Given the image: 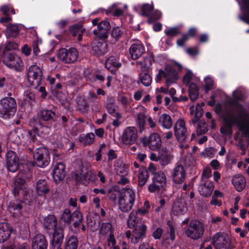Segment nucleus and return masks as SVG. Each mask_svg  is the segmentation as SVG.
I'll list each match as a JSON object with an SVG mask.
<instances>
[{"label": "nucleus", "instance_id": "nucleus-22", "mask_svg": "<svg viewBox=\"0 0 249 249\" xmlns=\"http://www.w3.org/2000/svg\"><path fill=\"white\" fill-rule=\"evenodd\" d=\"M174 159V155L172 152L166 148H162L160 151V164L166 166L170 164Z\"/></svg>", "mask_w": 249, "mask_h": 249}, {"label": "nucleus", "instance_id": "nucleus-23", "mask_svg": "<svg viewBox=\"0 0 249 249\" xmlns=\"http://www.w3.org/2000/svg\"><path fill=\"white\" fill-rule=\"evenodd\" d=\"M100 39L99 41L97 39L95 40L92 44V50L93 53L99 55L105 54L107 50L106 42L103 39V38Z\"/></svg>", "mask_w": 249, "mask_h": 249}, {"label": "nucleus", "instance_id": "nucleus-44", "mask_svg": "<svg viewBox=\"0 0 249 249\" xmlns=\"http://www.w3.org/2000/svg\"><path fill=\"white\" fill-rule=\"evenodd\" d=\"M77 239L75 236L69 238L65 244V249H76L77 248Z\"/></svg>", "mask_w": 249, "mask_h": 249}, {"label": "nucleus", "instance_id": "nucleus-5", "mask_svg": "<svg viewBox=\"0 0 249 249\" xmlns=\"http://www.w3.org/2000/svg\"><path fill=\"white\" fill-rule=\"evenodd\" d=\"M42 76L43 72L41 68L36 64L30 66L27 70L28 82L35 89L40 85Z\"/></svg>", "mask_w": 249, "mask_h": 249}, {"label": "nucleus", "instance_id": "nucleus-14", "mask_svg": "<svg viewBox=\"0 0 249 249\" xmlns=\"http://www.w3.org/2000/svg\"><path fill=\"white\" fill-rule=\"evenodd\" d=\"M174 133L177 140L182 142L185 141L187 136V129L184 121L178 119L174 126Z\"/></svg>", "mask_w": 249, "mask_h": 249}, {"label": "nucleus", "instance_id": "nucleus-7", "mask_svg": "<svg viewBox=\"0 0 249 249\" xmlns=\"http://www.w3.org/2000/svg\"><path fill=\"white\" fill-rule=\"evenodd\" d=\"M203 232V225L198 221H192L185 231V234L188 237L195 240L201 237Z\"/></svg>", "mask_w": 249, "mask_h": 249}, {"label": "nucleus", "instance_id": "nucleus-27", "mask_svg": "<svg viewBox=\"0 0 249 249\" xmlns=\"http://www.w3.org/2000/svg\"><path fill=\"white\" fill-rule=\"evenodd\" d=\"M12 229L7 223L0 224V243L6 241L11 233Z\"/></svg>", "mask_w": 249, "mask_h": 249}, {"label": "nucleus", "instance_id": "nucleus-48", "mask_svg": "<svg viewBox=\"0 0 249 249\" xmlns=\"http://www.w3.org/2000/svg\"><path fill=\"white\" fill-rule=\"evenodd\" d=\"M150 208L149 202L148 201H145L143 206L142 208L139 209L136 212L137 213H138L142 215H144L148 213Z\"/></svg>", "mask_w": 249, "mask_h": 249}, {"label": "nucleus", "instance_id": "nucleus-2", "mask_svg": "<svg viewBox=\"0 0 249 249\" xmlns=\"http://www.w3.org/2000/svg\"><path fill=\"white\" fill-rule=\"evenodd\" d=\"M15 99L11 97H5L0 100V116L5 119L13 117L17 110Z\"/></svg>", "mask_w": 249, "mask_h": 249}, {"label": "nucleus", "instance_id": "nucleus-15", "mask_svg": "<svg viewBox=\"0 0 249 249\" xmlns=\"http://www.w3.org/2000/svg\"><path fill=\"white\" fill-rule=\"evenodd\" d=\"M111 26L108 21L104 20L99 23L97 29L93 31V34L97 38H106L107 36V33L110 29Z\"/></svg>", "mask_w": 249, "mask_h": 249}, {"label": "nucleus", "instance_id": "nucleus-39", "mask_svg": "<svg viewBox=\"0 0 249 249\" xmlns=\"http://www.w3.org/2000/svg\"><path fill=\"white\" fill-rule=\"evenodd\" d=\"M95 135L93 133H89L86 135L80 136L79 141L84 145H89L94 141Z\"/></svg>", "mask_w": 249, "mask_h": 249}, {"label": "nucleus", "instance_id": "nucleus-10", "mask_svg": "<svg viewBox=\"0 0 249 249\" xmlns=\"http://www.w3.org/2000/svg\"><path fill=\"white\" fill-rule=\"evenodd\" d=\"M78 55V52L74 48L69 50L62 48L59 50L58 53V58L59 60L66 63L75 62L77 59Z\"/></svg>", "mask_w": 249, "mask_h": 249}, {"label": "nucleus", "instance_id": "nucleus-40", "mask_svg": "<svg viewBox=\"0 0 249 249\" xmlns=\"http://www.w3.org/2000/svg\"><path fill=\"white\" fill-rule=\"evenodd\" d=\"M189 93L190 98L192 101H196L198 96V89L196 85L192 83L189 86Z\"/></svg>", "mask_w": 249, "mask_h": 249}, {"label": "nucleus", "instance_id": "nucleus-30", "mask_svg": "<svg viewBox=\"0 0 249 249\" xmlns=\"http://www.w3.org/2000/svg\"><path fill=\"white\" fill-rule=\"evenodd\" d=\"M121 65L122 64L118 60V58L113 56L107 58L105 63L106 68L110 70L111 72L113 74L115 73L113 69L115 68H119Z\"/></svg>", "mask_w": 249, "mask_h": 249}, {"label": "nucleus", "instance_id": "nucleus-58", "mask_svg": "<svg viewBox=\"0 0 249 249\" xmlns=\"http://www.w3.org/2000/svg\"><path fill=\"white\" fill-rule=\"evenodd\" d=\"M97 98V96L94 92L92 91H89V92L88 95L87 96V99L88 102L90 104L96 102Z\"/></svg>", "mask_w": 249, "mask_h": 249}, {"label": "nucleus", "instance_id": "nucleus-43", "mask_svg": "<svg viewBox=\"0 0 249 249\" xmlns=\"http://www.w3.org/2000/svg\"><path fill=\"white\" fill-rule=\"evenodd\" d=\"M106 108L108 112L111 114L116 113L117 118H121V115L120 114L116 113V107L115 106L114 100L111 98H108L107 102L106 104Z\"/></svg>", "mask_w": 249, "mask_h": 249}, {"label": "nucleus", "instance_id": "nucleus-34", "mask_svg": "<svg viewBox=\"0 0 249 249\" xmlns=\"http://www.w3.org/2000/svg\"><path fill=\"white\" fill-rule=\"evenodd\" d=\"M159 123L162 127L169 129L172 125V120L169 115L163 114L159 117Z\"/></svg>", "mask_w": 249, "mask_h": 249}, {"label": "nucleus", "instance_id": "nucleus-37", "mask_svg": "<svg viewBox=\"0 0 249 249\" xmlns=\"http://www.w3.org/2000/svg\"><path fill=\"white\" fill-rule=\"evenodd\" d=\"M44 227L48 229L56 230L57 221L54 216L50 215L44 218Z\"/></svg>", "mask_w": 249, "mask_h": 249}, {"label": "nucleus", "instance_id": "nucleus-31", "mask_svg": "<svg viewBox=\"0 0 249 249\" xmlns=\"http://www.w3.org/2000/svg\"><path fill=\"white\" fill-rule=\"evenodd\" d=\"M232 183L237 191H241L245 186L246 180L242 175H237L233 177Z\"/></svg>", "mask_w": 249, "mask_h": 249}, {"label": "nucleus", "instance_id": "nucleus-60", "mask_svg": "<svg viewBox=\"0 0 249 249\" xmlns=\"http://www.w3.org/2000/svg\"><path fill=\"white\" fill-rule=\"evenodd\" d=\"M163 231L160 228H158L153 233V236L155 239H159L160 238Z\"/></svg>", "mask_w": 249, "mask_h": 249}, {"label": "nucleus", "instance_id": "nucleus-9", "mask_svg": "<svg viewBox=\"0 0 249 249\" xmlns=\"http://www.w3.org/2000/svg\"><path fill=\"white\" fill-rule=\"evenodd\" d=\"M50 152L46 148H40L36 150L34 157L36 165L43 168L47 166L50 162Z\"/></svg>", "mask_w": 249, "mask_h": 249}, {"label": "nucleus", "instance_id": "nucleus-26", "mask_svg": "<svg viewBox=\"0 0 249 249\" xmlns=\"http://www.w3.org/2000/svg\"><path fill=\"white\" fill-rule=\"evenodd\" d=\"M172 211L177 215L183 214L186 212L187 208L183 198H180L175 202L172 207Z\"/></svg>", "mask_w": 249, "mask_h": 249}, {"label": "nucleus", "instance_id": "nucleus-3", "mask_svg": "<svg viewBox=\"0 0 249 249\" xmlns=\"http://www.w3.org/2000/svg\"><path fill=\"white\" fill-rule=\"evenodd\" d=\"M212 245L215 249H232L234 247L230 236L222 232H217L213 234Z\"/></svg>", "mask_w": 249, "mask_h": 249}, {"label": "nucleus", "instance_id": "nucleus-53", "mask_svg": "<svg viewBox=\"0 0 249 249\" xmlns=\"http://www.w3.org/2000/svg\"><path fill=\"white\" fill-rule=\"evenodd\" d=\"M24 100L28 102L30 105H32L35 100V95L32 92L26 91L25 92Z\"/></svg>", "mask_w": 249, "mask_h": 249}, {"label": "nucleus", "instance_id": "nucleus-52", "mask_svg": "<svg viewBox=\"0 0 249 249\" xmlns=\"http://www.w3.org/2000/svg\"><path fill=\"white\" fill-rule=\"evenodd\" d=\"M122 34L123 31L119 27H115L112 29L111 36L116 40L120 38Z\"/></svg>", "mask_w": 249, "mask_h": 249}, {"label": "nucleus", "instance_id": "nucleus-20", "mask_svg": "<svg viewBox=\"0 0 249 249\" xmlns=\"http://www.w3.org/2000/svg\"><path fill=\"white\" fill-rule=\"evenodd\" d=\"M65 166L62 163H58L55 165L53 173V178L56 183L64 178L65 177Z\"/></svg>", "mask_w": 249, "mask_h": 249}, {"label": "nucleus", "instance_id": "nucleus-12", "mask_svg": "<svg viewBox=\"0 0 249 249\" xmlns=\"http://www.w3.org/2000/svg\"><path fill=\"white\" fill-rule=\"evenodd\" d=\"M138 135L136 127L133 126L127 127L124 129L122 136V141L126 145H130L135 142Z\"/></svg>", "mask_w": 249, "mask_h": 249}, {"label": "nucleus", "instance_id": "nucleus-29", "mask_svg": "<svg viewBox=\"0 0 249 249\" xmlns=\"http://www.w3.org/2000/svg\"><path fill=\"white\" fill-rule=\"evenodd\" d=\"M144 223L141 218L137 217V212L132 211L129 214L127 219V226L129 228L132 229Z\"/></svg>", "mask_w": 249, "mask_h": 249}, {"label": "nucleus", "instance_id": "nucleus-35", "mask_svg": "<svg viewBox=\"0 0 249 249\" xmlns=\"http://www.w3.org/2000/svg\"><path fill=\"white\" fill-rule=\"evenodd\" d=\"M213 188L214 186L212 183H209L208 185L201 184L199 188L200 194L204 196H209L211 195Z\"/></svg>", "mask_w": 249, "mask_h": 249}, {"label": "nucleus", "instance_id": "nucleus-17", "mask_svg": "<svg viewBox=\"0 0 249 249\" xmlns=\"http://www.w3.org/2000/svg\"><path fill=\"white\" fill-rule=\"evenodd\" d=\"M7 167L8 171L16 172L18 167V159L16 153L13 151H9L6 154Z\"/></svg>", "mask_w": 249, "mask_h": 249}, {"label": "nucleus", "instance_id": "nucleus-21", "mask_svg": "<svg viewBox=\"0 0 249 249\" xmlns=\"http://www.w3.org/2000/svg\"><path fill=\"white\" fill-rule=\"evenodd\" d=\"M27 184L24 179L19 175L16 178L13 185V192L15 196L20 193L24 194Z\"/></svg>", "mask_w": 249, "mask_h": 249}, {"label": "nucleus", "instance_id": "nucleus-38", "mask_svg": "<svg viewBox=\"0 0 249 249\" xmlns=\"http://www.w3.org/2000/svg\"><path fill=\"white\" fill-rule=\"evenodd\" d=\"M19 234L23 238H28L30 236L29 224L27 222H22L19 226Z\"/></svg>", "mask_w": 249, "mask_h": 249}, {"label": "nucleus", "instance_id": "nucleus-13", "mask_svg": "<svg viewBox=\"0 0 249 249\" xmlns=\"http://www.w3.org/2000/svg\"><path fill=\"white\" fill-rule=\"evenodd\" d=\"M142 142L144 145L148 146L153 150L158 149L161 144L160 138L157 133H153L149 137L143 138Z\"/></svg>", "mask_w": 249, "mask_h": 249}, {"label": "nucleus", "instance_id": "nucleus-19", "mask_svg": "<svg viewBox=\"0 0 249 249\" xmlns=\"http://www.w3.org/2000/svg\"><path fill=\"white\" fill-rule=\"evenodd\" d=\"M144 48L140 41L132 44L129 49V53L132 59H137L144 53Z\"/></svg>", "mask_w": 249, "mask_h": 249}, {"label": "nucleus", "instance_id": "nucleus-36", "mask_svg": "<svg viewBox=\"0 0 249 249\" xmlns=\"http://www.w3.org/2000/svg\"><path fill=\"white\" fill-rule=\"evenodd\" d=\"M6 36L7 37H16L19 34L18 26L16 24H10L6 29Z\"/></svg>", "mask_w": 249, "mask_h": 249}, {"label": "nucleus", "instance_id": "nucleus-59", "mask_svg": "<svg viewBox=\"0 0 249 249\" xmlns=\"http://www.w3.org/2000/svg\"><path fill=\"white\" fill-rule=\"evenodd\" d=\"M193 77V73L191 71H188L183 77V83L188 84L191 81Z\"/></svg>", "mask_w": 249, "mask_h": 249}, {"label": "nucleus", "instance_id": "nucleus-63", "mask_svg": "<svg viewBox=\"0 0 249 249\" xmlns=\"http://www.w3.org/2000/svg\"><path fill=\"white\" fill-rule=\"evenodd\" d=\"M22 52L26 56L30 54L31 49L27 44H25L21 48Z\"/></svg>", "mask_w": 249, "mask_h": 249}, {"label": "nucleus", "instance_id": "nucleus-49", "mask_svg": "<svg viewBox=\"0 0 249 249\" xmlns=\"http://www.w3.org/2000/svg\"><path fill=\"white\" fill-rule=\"evenodd\" d=\"M61 219L67 223H71V214L68 209H65L63 213L61 216Z\"/></svg>", "mask_w": 249, "mask_h": 249}, {"label": "nucleus", "instance_id": "nucleus-61", "mask_svg": "<svg viewBox=\"0 0 249 249\" xmlns=\"http://www.w3.org/2000/svg\"><path fill=\"white\" fill-rule=\"evenodd\" d=\"M239 3L241 10H249V0H243L241 3Z\"/></svg>", "mask_w": 249, "mask_h": 249}, {"label": "nucleus", "instance_id": "nucleus-54", "mask_svg": "<svg viewBox=\"0 0 249 249\" xmlns=\"http://www.w3.org/2000/svg\"><path fill=\"white\" fill-rule=\"evenodd\" d=\"M117 4H114L112 5V6L110 8L109 12H113V15L115 16H120L122 15L123 13V11L122 9L119 8H117Z\"/></svg>", "mask_w": 249, "mask_h": 249}, {"label": "nucleus", "instance_id": "nucleus-4", "mask_svg": "<svg viewBox=\"0 0 249 249\" xmlns=\"http://www.w3.org/2000/svg\"><path fill=\"white\" fill-rule=\"evenodd\" d=\"M173 67L174 68L170 65H167L165 67V71L160 70L157 75L158 80H160L162 77H166V84L167 86H169L175 82L178 79L177 72L175 70V68L178 69V70L179 71L181 69V66L178 63H175Z\"/></svg>", "mask_w": 249, "mask_h": 249}, {"label": "nucleus", "instance_id": "nucleus-42", "mask_svg": "<svg viewBox=\"0 0 249 249\" xmlns=\"http://www.w3.org/2000/svg\"><path fill=\"white\" fill-rule=\"evenodd\" d=\"M148 177V173L146 169H140L138 175V181L139 185L142 186H143L147 181Z\"/></svg>", "mask_w": 249, "mask_h": 249}, {"label": "nucleus", "instance_id": "nucleus-11", "mask_svg": "<svg viewBox=\"0 0 249 249\" xmlns=\"http://www.w3.org/2000/svg\"><path fill=\"white\" fill-rule=\"evenodd\" d=\"M4 62L7 66L17 71H21L23 68V62L18 55L12 53L5 55Z\"/></svg>", "mask_w": 249, "mask_h": 249}, {"label": "nucleus", "instance_id": "nucleus-64", "mask_svg": "<svg viewBox=\"0 0 249 249\" xmlns=\"http://www.w3.org/2000/svg\"><path fill=\"white\" fill-rule=\"evenodd\" d=\"M82 214L78 211H74L72 214H71V221H74L78 218H81Z\"/></svg>", "mask_w": 249, "mask_h": 249}, {"label": "nucleus", "instance_id": "nucleus-25", "mask_svg": "<svg viewBox=\"0 0 249 249\" xmlns=\"http://www.w3.org/2000/svg\"><path fill=\"white\" fill-rule=\"evenodd\" d=\"M64 235L61 229L55 230L51 241V245L53 249H61L60 247Z\"/></svg>", "mask_w": 249, "mask_h": 249}, {"label": "nucleus", "instance_id": "nucleus-57", "mask_svg": "<svg viewBox=\"0 0 249 249\" xmlns=\"http://www.w3.org/2000/svg\"><path fill=\"white\" fill-rule=\"evenodd\" d=\"M18 49V45L16 43L13 42H10L8 43L4 49V51H9V50H16Z\"/></svg>", "mask_w": 249, "mask_h": 249}, {"label": "nucleus", "instance_id": "nucleus-33", "mask_svg": "<svg viewBox=\"0 0 249 249\" xmlns=\"http://www.w3.org/2000/svg\"><path fill=\"white\" fill-rule=\"evenodd\" d=\"M113 231V227L110 223H103L100 228L99 234L100 235L104 236L107 235L110 236L111 235H114Z\"/></svg>", "mask_w": 249, "mask_h": 249}, {"label": "nucleus", "instance_id": "nucleus-46", "mask_svg": "<svg viewBox=\"0 0 249 249\" xmlns=\"http://www.w3.org/2000/svg\"><path fill=\"white\" fill-rule=\"evenodd\" d=\"M107 247L108 249H120V247L116 245L114 235H111L107 238Z\"/></svg>", "mask_w": 249, "mask_h": 249}, {"label": "nucleus", "instance_id": "nucleus-32", "mask_svg": "<svg viewBox=\"0 0 249 249\" xmlns=\"http://www.w3.org/2000/svg\"><path fill=\"white\" fill-rule=\"evenodd\" d=\"M190 113L194 117L192 119L193 123H196L203 114V109L202 106L199 104H197L196 107L192 106L190 108Z\"/></svg>", "mask_w": 249, "mask_h": 249}, {"label": "nucleus", "instance_id": "nucleus-24", "mask_svg": "<svg viewBox=\"0 0 249 249\" xmlns=\"http://www.w3.org/2000/svg\"><path fill=\"white\" fill-rule=\"evenodd\" d=\"M48 243L44 235H36L33 239L32 249H47Z\"/></svg>", "mask_w": 249, "mask_h": 249}, {"label": "nucleus", "instance_id": "nucleus-50", "mask_svg": "<svg viewBox=\"0 0 249 249\" xmlns=\"http://www.w3.org/2000/svg\"><path fill=\"white\" fill-rule=\"evenodd\" d=\"M206 124L203 121H200L197 124L196 127V133L198 135H201L207 131Z\"/></svg>", "mask_w": 249, "mask_h": 249}, {"label": "nucleus", "instance_id": "nucleus-1", "mask_svg": "<svg viewBox=\"0 0 249 249\" xmlns=\"http://www.w3.org/2000/svg\"><path fill=\"white\" fill-rule=\"evenodd\" d=\"M135 199L136 195L134 190L130 188H124L119 193V209L124 213L130 211L133 206Z\"/></svg>", "mask_w": 249, "mask_h": 249}, {"label": "nucleus", "instance_id": "nucleus-51", "mask_svg": "<svg viewBox=\"0 0 249 249\" xmlns=\"http://www.w3.org/2000/svg\"><path fill=\"white\" fill-rule=\"evenodd\" d=\"M142 15L143 16L148 15L153 9L152 4H144L142 7Z\"/></svg>", "mask_w": 249, "mask_h": 249}, {"label": "nucleus", "instance_id": "nucleus-6", "mask_svg": "<svg viewBox=\"0 0 249 249\" xmlns=\"http://www.w3.org/2000/svg\"><path fill=\"white\" fill-rule=\"evenodd\" d=\"M166 182V177L163 172H156L153 178V182L148 187V190L151 193L158 192L163 189Z\"/></svg>", "mask_w": 249, "mask_h": 249}, {"label": "nucleus", "instance_id": "nucleus-8", "mask_svg": "<svg viewBox=\"0 0 249 249\" xmlns=\"http://www.w3.org/2000/svg\"><path fill=\"white\" fill-rule=\"evenodd\" d=\"M148 63L150 64V60L148 58L136 62L137 66L139 67L142 71L140 74L141 83L146 87L149 86L152 82V79L148 72Z\"/></svg>", "mask_w": 249, "mask_h": 249}, {"label": "nucleus", "instance_id": "nucleus-45", "mask_svg": "<svg viewBox=\"0 0 249 249\" xmlns=\"http://www.w3.org/2000/svg\"><path fill=\"white\" fill-rule=\"evenodd\" d=\"M41 43L39 42L37 40L34 41L33 43L32 48L33 50V53L35 56L36 57H38V59L42 60L43 61H44V55H38L39 53H40V50L38 48L39 44Z\"/></svg>", "mask_w": 249, "mask_h": 249}, {"label": "nucleus", "instance_id": "nucleus-56", "mask_svg": "<svg viewBox=\"0 0 249 249\" xmlns=\"http://www.w3.org/2000/svg\"><path fill=\"white\" fill-rule=\"evenodd\" d=\"M205 88L207 90H209L212 89L213 86V81L212 78L209 76L205 78Z\"/></svg>", "mask_w": 249, "mask_h": 249}, {"label": "nucleus", "instance_id": "nucleus-55", "mask_svg": "<svg viewBox=\"0 0 249 249\" xmlns=\"http://www.w3.org/2000/svg\"><path fill=\"white\" fill-rule=\"evenodd\" d=\"M179 33V30L177 27L171 28L165 31V34L170 36H176Z\"/></svg>", "mask_w": 249, "mask_h": 249}, {"label": "nucleus", "instance_id": "nucleus-41", "mask_svg": "<svg viewBox=\"0 0 249 249\" xmlns=\"http://www.w3.org/2000/svg\"><path fill=\"white\" fill-rule=\"evenodd\" d=\"M39 116L44 121H49L53 119L55 116L54 112L50 110H42L39 113Z\"/></svg>", "mask_w": 249, "mask_h": 249}, {"label": "nucleus", "instance_id": "nucleus-47", "mask_svg": "<svg viewBox=\"0 0 249 249\" xmlns=\"http://www.w3.org/2000/svg\"><path fill=\"white\" fill-rule=\"evenodd\" d=\"M85 31V29L81 26H78L77 25L73 26L71 29V33L73 34V36H76L77 34L78 35V39L80 40L82 37V34Z\"/></svg>", "mask_w": 249, "mask_h": 249}, {"label": "nucleus", "instance_id": "nucleus-62", "mask_svg": "<svg viewBox=\"0 0 249 249\" xmlns=\"http://www.w3.org/2000/svg\"><path fill=\"white\" fill-rule=\"evenodd\" d=\"M215 153V150L213 148H207L205 150V154L206 156L213 157Z\"/></svg>", "mask_w": 249, "mask_h": 249}, {"label": "nucleus", "instance_id": "nucleus-16", "mask_svg": "<svg viewBox=\"0 0 249 249\" xmlns=\"http://www.w3.org/2000/svg\"><path fill=\"white\" fill-rule=\"evenodd\" d=\"M171 177L174 183H182L185 178V171L184 167L181 165H176L173 169Z\"/></svg>", "mask_w": 249, "mask_h": 249}, {"label": "nucleus", "instance_id": "nucleus-18", "mask_svg": "<svg viewBox=\"0 0 249 249\" xmlns=\"http://www.w3.org/2000/svg\"><path fill=\"white\" fill-rule=\"evenodd\" d=\"M133 229V233L131 242L134 244H136L139 242L141 239L145 237L147 227L145 224L143 223H141L140 225H137Z\"/></svg>", "mask_w": 249, "mask_h": 249}, {"label": "nucleus", "instance_id": "nucleus-28", "mask_svg": "<svg viewBox=\"0 0 249 249\" xmlns=\"http://www.w3.org/2000/svg\"><path fill=\"white\" fill-rule=\"evenodd\" d=\"M50 189L45 179H39L36 183V192L39 196H45L49 193Z\"/></svg>", "mask_w": 249, "mask_h": 249}]
</instances>
